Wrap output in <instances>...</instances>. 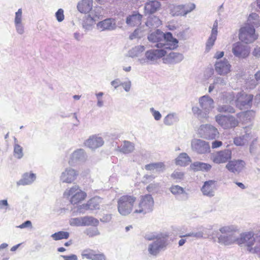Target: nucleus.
<instances>
[{
    "mask_svg": "<svg viewBox=\"0 0 260 260\" xmlns=\"http://www.w3.org/2000/svg\"><path fill=\"white\" fill-rule=\"evenodd\" d=\"M212 236L217 238V242L221 245L229 246L236 242L240 246L244 245L249 253L257 254L260 258V248L258 246L260 242V232L255 235V237L252 232H248L241 234L240 237L238 238L235 227L228 225L214 231Z\"/></svg>",
    "mask_w": 260,
    "mask_h": 260,
    "instance_id": "obj_1",
    "label": "nucleus"
},
{
    "mask_svg": "<svg viewBox=\"0 0 260 260\" xmlns=\"http://www.w3.org/2000/svg\"><path fill=\"white\" fill-rule=\"evenodd\" d=\"M103 10L101 7H95L90 13L83 17L82 26L85 31L92 29L96 22L103 16Z\"/></svg>",
    "mask_w": 260,
    "mask_h": 260,
    "instance_id": "obj_2",
    "label": "nucleus"
},
{
    "mask_svg": "<svg viewBox=\"0 0 260 260\" xmlns=\"http://www.w3.org/2000/svg\"><path fill=\"white\" fill-rule=\"evenodd\" d=\"M136 198L133 196L123 195L117 201L118 211L122 216H127L132 211Z\"/></svg>",
    "mask_w": 260,
    "mask_h": 260,
    "instance_id": "obj_3",
    "label": "nucleus"
},
{
    "mask_svg": "<svg viewBox=\"0 0 260 260\" xmlns=\"http://www.w3.org/2000/svg\"><path fill=\"white\" fill-rule=\"evenodd\" d=\"M169 244L167 235H157L156 240L149 244L148 251L151 255L157 256L161 251L166 249Z\"/></svg>",
    "mask_w": 260,
    "mask_h": 260,
    "instance_id": "obj_4",
    "label": "nucleus"
},
{
    "mask_svg": "<svg viewBox=\"0 0 260 260\" xmlns=\"http://www.w3.org/2000/svg\"><path fill=\"white\" fill-rule=\"evenodd\" d=\"M153 206L154 200L151 195H145L142 197L138 208L134 211V213L145 215L153 210Z\"/></svg>",
    "mask_w": 260,
    "mask_h": 260,
    "instance_id": "obj_5",
    "label": "nucleus"
},
{
    "mask_svg": "<svg viewBox=\"0 0 260 260\" xmlns=\"http://www.w3.org/2000/svg\"><path fill=\"white\" fill-rule=\"evenodd\" d=\"M253 95L241 91L236 95L235 106L240 110L250 108L252 106Z\"/></svg>",
    "mask_w": 260,
    "mask_h": 260,
    "instance_id": "obj_6",
    "label": "nucleus"
},
{
    "mask_svg": "<svg viewBox=\"0 0 260 260\" xmlns=\"http://www.w3.org/2000/svg\"><path fill=\"white\" fill-rule=\"evenodd\" d=\"M253 26L247 25L241 27L239 31V38L240 40L245 44L252 43L257 39Z\"/></svg>",
    "mask_w": 260,
    "mask_h": 260,
    "instance_id": "obj_7",
    "label": "nucleus"
},
{
    "mask_svg": "<svg viewBox=\"0 0 260 260\" xmlns=\"http://www.w3.org/2000/svg\"><path fill=\"white\" fill-rule=\"evenodd\" d=\"M215 120L224 129H230L238 125V119L232 115L218 114L215 116Z\"/></svg>",
    "mask_w": 260,
    "mask_h": 260,
    "instance_id": "obj_8",
    "label": "nucleus"
},
{
    "mask_svg": "<svg viewBox=\"0 0 260 260\" xmlns=\"http://www.w3.org/2000/svg\"><path fill=\"white\" fill-rule=\"evenodd\" d=\"M231 158L232 151L230 149L215 151L210 154L211 160L218 165L228 162Z\"/></svg>",
    "mask_w": 260,
    "mask_h": 260,
    "instance_id": "obj_9",
    "label": "nucleus"
},
{
    "mask_svg": "<svg viewBox=\"0 0 260 260\" xmlns=\"http://www.w3.org/2000/svg\"><path fill=\"white\" fill-rule=\"evenodd\" d=\"M163 39L162 42L155 44L154 46L158 48H164L165 49L172 50L178 47V41L177 39L173 38L171 32H167L166 34L163 32Z\"/></svg>",
    "mask_w": 260,
    "mask_h": 260,
    "instance_id": "obj_10",
    "label": "nucleus"
},
{
    "mask_svg": "<svg viewBox=\"0 0 260 260\" xmlns=\"http://www.w3.org/2000/svg\"><path fill=\"white\" fill-rule=\"evenodd\" d=\"M191 148L198 154H206L210 152L209 142L200 139H193L191 140Z\"/></svg>",
    "mask_w": 260,
    "mask_h": 260,
    "instance_id": "obj_11",
    "label": "nucleus"
},
{
    "mask_svg": "<svg viewBox=\"0 0 260 260\" xmlns=\"http://www.w3.org/2000/svg\"><path fill=\"white\" fill-rule=\"evenodd\" d=\"M199 134L201 137L208 139L213 140L219 137V133L217 129L214 126L209 124H203L199 129Z\"/></svg>",
    "mask_w": 260,
    "mask_h": 260,
    "instance_id": "obj_12",
    "label": "nucleus"
},
{
    "mask_svg": "<svg viewBox=\"0 0 260 260\" xmlns=\"http://www.w3.org/2000/svg\"><path fill=\"white\" fill-rule=\"evenodd\" d=\"M232 52L234 55L240 58L247 57L250 53L249 47L241 42H237L233 44Z\"/></svg>",
    "mask_w": 260,
    "mask_h": 260,
    "instance_id": "obj_13",
    "label": "nucleus"
},
{
    "mask_svg": "<svg viewBox=\"0 0 260 260\" xmlns=\"http://www.w3.org/2000/svg\"><path fill=\"white\" fill-rule=\"evenodd\" d=\"M87 156L83 149H78L75 150L71 155L69 160V164L71 166H75L77 164L84 162Z\"/></svg>",
    "mask_w": 260,
    "mask_h": 260,
    "instance_id": "obj_14",
    "label": "nucleus"
},
{
    "mask_svg": "<svg viewBox=\"0 0 260 260\" xmlns=\"http://www.w3.org/2000/svg\"><path fill=\"white\" fill-rule=\"evenodd\" d=\"M69 196H71L70 202L72 204H76L83 200L86 194L82 191L77 185L71 188L68 191Z\"/></svg>",
    "mask_w": 260,
    "mask_h": 260,
    "instance_id": "obj_15",
    "label": "nucleus"
},
{
    "mask_svg": "<svg viewBox=\"0 0 260 260\" xmlns=\"http://www.w3.org/2000/svg\"><path fill=\"white\" fill-rule=\"evenodd\" d=\"M251 138V129L245 127L241 131L240 135L234 139V143L236 146H243L247 144Z\"/></svg>",
    "mask_w": 260,
    "mask_h": 260,
    "instance_id": "obj_16",
    "label": "nucleus"
},
{
    "mask_svg": "<svg viewBox=\"0 0 260 260\" xmlns=\"http://www.w3.org/2000/svg\"><path fill=\"white\" fill-rule=\"evenodd\" d=\"M167 51L164 49H150L145 52V56L150 63H152L156 60L165 56Z\"/></svg>",
    "mask_w": 260,
    "mask_h": 260,
    "instance_id": "obj_17",
    "label": "nucleus"
},
{
    "mask_svg": "<svg viewBox=\"0 0 260 260\" xmlns=\"http://www.w3.org/2000/svg\"><path fill=\"white\" fill-rule=\"evenodd\" d=\"M245 165L246 163L243 160H230L226 164L225 168L232 173L239 174L243 170Z\"/></svg>",
    "mask_w": 260,
    "mask_h": 260,
    "instance_id": "obj_18",
    "label": "nucleus"
},
{
    "mask_svg": "<svg viewBox=\"0 0 260 260\" xmlns=\"http://www.w3.org/2000/svg\"><path fill=\"white\" fill-rule=\"evenodd\" d=\"M191 8L189 10H185L183 5H176L174 4L170 5L169 7L170 14L173 17L179 16H186L188 13L192 11L193 6H191Z\"/></svg>",
    "mask_w": 260,
    "mask_h": 260,
    "instance_id": "obj_19",
    "label": "nucleus"
},
{
    "mask_svg": "<svg viewBox=\"0 0 260 260\" xmlns=\"http://www.w3.org/2000/svg\"><path fill=\"white\" fill-rule=\"evenodd\" d=\"M78 175V173L75 170L68 168L62 172L60 180L63 183H71L77 178Z\"/></svg>",
    "mask_w": 260,
    "mask_h": 260,
    "instance_id": "obj_20",
    "label": "nucleus"
},
{
    "mask_svg": "<svg viewBox=\"0 0 260 260\" xmlns=\"http://www.w3.org/2000/svg\"><path fill=\"white\" fill-rule=\"evenodd\" d=\"M216 184V181L213 180L205 181L201 188L203 195L210 198L214 196Z\"/></svg>",
    "mask_w": 260,
    "mask_h": 260,
    "instance_id": "obj_21",
    "label": "nucleus"
},
{
    "mask_svg": "<svg viewBox=\"0 0 260 260\" xmlns=\"http://www.w3.org/2000/svg\"><path fill=\"white\" fill-rule=\"evenodd\" d=\"M97 28L101 31H111L116 29V24L113 18H107L96 24Z\"/></svg>",
    "mask_w": 260,
    "mask_h": 260,
    "instance_id": "obj_22",
    "label": "nucleus"
},
{
    "mask_svg": "<svg viewBox=\"0 0 260 260\" xmlns=\"http://www.w3.org/2000/svg\"><path fill=\"white\" fill-rule=\"evenodd\" d=\"M231 64L226 59L217 61L215 64V71L220 75H225L228 74L231 71Z\"/></svg>",
    "mask_w": 260,
    "mask_h": 260,
    "instance_id": "obj_23",
    "label": "nucleus"
},
{
    "mask_svg": "<svg viewBox=\"0 0 260 260\" xmlns=\"http://www.w3.org/2000/svg\"><path fill=\"white\" fill-rule=\"evenodd\" d=\"M161 7L160 2L157 1H148L145 4L144 12L145 15H152L158 11Z\"/></svg>",
    "mask_w": 260,
    "mask_h": 260,
    "instance_id": "obj_24",
    "label": "nucleus"
},
{
    "mask_svg": "<svg viewBox=\"0 0 260 260\" xmlns=\"http://www.w3.org/2000/svg\"><path fill=\"white\" fill-rule=\"evenodd\" d=\"M199 104L200 107L204 111H207L209 115L210 111L214 108V101L209 95H204L200 98Z\"/></svg>",
    "mask_w": 260,
    "mask_h": 260,
    "instance_id": "obj_25",
    "label": "nucleus"
},
{
    "mask_svg": "<svg viewBox=\"0 0 260 260\" xmlns=\"http://www.w3.org/2000/svg\"><path fill=\"white\" fill-rule=\"evenodd\" d=\"M142 17V15L138 11H134L131 15L127 16L126 23L129 26L139 25L141 23Z\"/></svg>",
    "mask_w": 260,
    "mask_h": 260,
    "instance_id": "obj_26",
    "label": "nucleus"
},
{
    "mask_svg": "<svg viewBox=\"0 0 260 260\" xmlns=\"http://www.w3.org/2000/svg\"><path fill=\"white\" fill-rule=\"evenodd\" d=\"M104 141L102 137L92 136L90 137L84 143L87 147L95 149L103 145Z\"/></svg>",
    "mask_w": 260,
    "mask_h": 260,
    "instance_id": "obj_27",
    "label": "nucleus"
},
{
    "mask_svg": "<svg viewBox=\"0 0 260 260\" xmlns=\"http://www.w3.org/2000/svg\"><path fill=\"white\" fill-rule=\"evenodd\" d=\"M22 21V11L21 9H19L15 13L14 24L17 32L19 35H22L24 32V24Z\"/></svg>",
    "mask_w": 260,
    "mask_h": 260,
    "instance_id": "obj_28",
    "label": "nucleus"
},
{
    "mask_svg": "<svg viewBox=\"0 0 260 260\" xmlns=\"http://www.w3.org/2000/svg\"><path fill=\"white\" fill-rule=\"evenodd\" d=\"M93 0H82L78 2L77 8L81 13H90L93 10Z\"/></svg>",
    "mask_w": 260,
    "mask_h": 260,
    "instance_id": "obj_29",
    "label": "nucleus"
},
{
    "mask_svg": "<svg viewBox=\"0 0 260 260\" xmlns=\"http://www.w3.org/2000/svg\"><path fill=\"white\" fill-rule=\"evenodd\" d=\"M145 169L152 172L160 173L166 170V165L164 162H152L146 165L144 167Z\"/></svg>",
    "mask_w": 260,
    "mask_h": 260,
    "instance_id": "obj_30",
    "label": "nucleus"
},
{
    "mask_svg": "<svg viewBox=\"0 0 260 260\" xmlns=\"http://www.w3.org/2000/svg\"><path fill=\"white\" fill-rule=\"evenodd\" d=\"M171 192L174 195L175 197H177L179 195H182L181 200L185 201L188 198V194L187 193L184 189L178 185H173L170 188Z\"/></svg>",
    "mask_w": 260,
    "mask_h": 260,
    "instance_id": "obj_31",
    "label": "nucleus"
},
{
    "mask_svg": "<svg viewBox=\"0 0 260 260\" xmlns=\"http://www.w3.org/2000/svg\"><path fill=\"white\" fill-rule=\"evenodd\" d=\"M36 179V175L32 173L23 174L22 178L17 182L18 185H26L32 183Z\"/></svg>",
    "mask_w": 260,
    "mask_h": 260,
    "instance_id": "obj_32",
    "label": "nucleus"
},
{
    "mask_svg": "<svg viewBox=\"0 0 260 260\" xmlns=\"http://www.w3.org/2000/svg\"><path fill=\"white\" fill-rule=\"evenodd\" d=\"M99 199L93 198L89 200L85 204L80 206V209H83L84 210H96L100 208Z\"/></svg>",
    "mask_w": 260,
    "mask_h": 260,
    "instance_id": "obj_33",
    "label": "nucleus"
},
{
    "mask_svg": "<svg viewBox=\"0 0 260 260\" xmlns=\"http://www.w3.org/2000/svg\"><path fill=\"white\" fill-rule=\"evenodd\" d=\"M191 169L194 171L208 172L212 168L211 165L200 161H196L190 165Z\"/></svg>",
    "mask_w": 260,
    "mask_h": 260,
    "instance_id": "obj_34",
    "label": "nucleus"
},
{
    "mask_svg": "<svg viewBox=\"0 0 260 260\" xmlns=\"http://www.w3.org/2000/svg\"><path fill=\"white\" fill-rule=\"evenodd\" d=\"M163 37V32L159 29H156L155 31L149 34L147 38L149 42L156 44L162 43Z\"/></svg>",
    "mask_w": 260,
    "mask_h": 260,
    "instance_id": "obj_35",
    "label": "nucleus"
},
{
    "mask_svg": "<svg viewBox=\"0 0 260 260\" xmlns=\"http://www.w3.org/2000/svg\"><path fill=\"white\" fill-rule=\"evenodd\" d=\"M161 24L159 18L154 15H150L146 22V25L150 28H157Z\"/></svg>",
    "mask_w": 260,
    "mask_h": 260,
    "instance_id": "obj_36",
    "label": "nucleus"
},
{
    "mask_svg": "<svg viewBox=\"0 0 260 260\" xmlns=\"http://www.w3.org/2000/svg\"><path fill=\"white\" fill-rule=\"evenodd\" d=\"M192 111L193 115L200 120L207 119L209 117L207 111L203 110L201 107L193 106L192 108Z\"/></svg>",
    "mask_w": 260,
    "mask_h": 260,
    "instance_id": "obj_37",
    "label": "nucleus"
},
{
    "mask_svg": "<svg viewBox=\"0 0 260 260\" xmlns=\"http://www.w3.org/2000/svg\"><path fill=\"white\" fill-rule=\"evenodd\" d=\"M191 162V159L186 153H181L176 159V164L180 166H186Z\"/></svg>",
    "mask_w": 260,
    "mask_h": 260,
    "instance_id": "obj_38",
    "label": "nucleus"
},
{
    "mask_svg": "<svg viewBox=\"0 0 260 260\" xmlns=\"http://www.w3.org/2000/svg\"><path fill=\"white\" fill-rule=\"evenodd\" d=\"M183 58L182 54L172 52L167 56V59L170 63L176 64L181 62Z\"/></svg>",
    "mask_w": 260,
    "mask_h": 260,
    "instance_id": "obj_39",
    "label": "nucleus"
},
{
    "mask_svg": "<svg viewBox=\"0 0 260 260\" xmlns=\"http://www.w3.org/2000/svg\"><path fill=\"white\" fill-rule=\"evenodd\" d=\"M119 148V151L125 154H127L132 152L134 149V145L133 143L124 141Z\"/></svg>",
    "mask_w": 260,
    "mask_h": 260,
    "instance_id": "obj_40",
    "label": "nucleus"
},
{
    "mask_svg": "<svg viewBox=\"0 0 260 260\" xmlns=\"http://www.w3.org/2000/svg\"><path fill=\"white\" fill-rule=\"evenodd\" d=\"M217 110L220 113H235L236 110L234 107L229 104H223L219 105L217 107Z\"/></svg>",
    "mask_w": 260,
    "mask_h": 260,
    "instance_id": "obj_41",
    "label": "nucleus"
},
{
    "mask_svg": "<svg viewBox=\"0 0 260 260\" xmlns=\"http://www.w3.org/2000/svg\"><path fill=\"white\" fill-rule=\"evenodd\" d=\"M179 120L177 115L175 113L168 114L164 119V123L166 125H171Z\"/></svg>",
    "mask_w": 260,
    "mask_h": 260,
    "instance_id": "obj_42",
    "label": "nucleus"
},
{
    "mask_svg": "<svg viewBox=\"0 0 260 260\" xmlns=\"http://www.w3.org/2000/svg\"><path fill=\"white\" fill-rule=\"evenodd\" d=\"M83 226L91 225L93 226H97L99 224V221L97 219L92 216H84L83 217Z\"/></svg>",
    "mask_w": 260,
    "mask_h": 260,
    "instance_id": "obj_43",
    "label": "nucleus"
},
{
    "mask_svg": "<svg viewBox=\"0 0 260 260\" xmlns=\"http://www.w3.org/2000/svg\"><path fill=\"white\" fill-rule=\"evenodd\" d=\"M15 143L14 145V156L17 159H21L23 156V148L18 143L17 140L14 138Z\"/></svg>",
    "mask_w": 260,
    "mask_h": 260,
    "instance_id": "obj_44",
    "label": "nucleus"
},
{
    "mask_svg": "<svg viewBox=\"0 0 260 260\" xmlns=\"http://www.w3.org/2000/svg\"><path fill=\"white\" fill-rule=\"evenodd\" d=\"M145 50V47L142 45H139L133 47L128 52V56L131 57H135L139 55V54L144 51Z\"/></svg>",
    "mask_w": 260,
    "mask_h": 260,
    "instance_id": "obj_45",
    "label": "nucleus"
},
{
    "mask_svg": "<svg viewBox=\"0 0 260 260\" xmlns=\"http://www.w3.org/2000/svg\"><path fill=\"white\" fill-rule=\"evenodd\" d=\"M236 95L233 92H225L223 94V103L232 104L235 102Z\"/></svg>",
    "mask_w": 260,
    "mask_h": 260,
    "instance_id": "obj_46",
    "label": "nucleus"
},
{
    "mask_svg": "<svg viewBox=\"0 0 260 260\" xmlns=\"http://www.w3.org/2000/svg\"><path fill=\"white\" fill-rule=\"evenodd\" d=\"M70 236V234L68 232L59 231L53 234L51 237L53 240L58 241L62 239H67Z\"/></svg>",
    "mask_w": 260,
    "mask_h": 260,
    "instance_id": "obj_47",
    "label": "nucleus"
},
{
    "mask_svg": "<svg viewBox=\"0 0 260 260\" xmlns=\"http://www.w3.org/2000/svg\"><path fill=\"white\" fill-rule=\"evenodd\" d=\"M217 34L211 33L210 36L206 42V50L207 51H209L214 45L217 39Z\"/></svg>",
    "mask_w": 260,
    "mask_h": 260,
    "instance_id": "obj_48",
    "label": "nucleus"
},
{
    "mask_svg": "<svg viewBox=\"0 0 260 260\" xmlns=\"http://www.w3.org/2000/svg\"><path fill=\"white\" fill-rule=\"evenodd\" d=\"M184 173L182 172L174 171L171 175V178L175 180L176 182H180L184 178Z\"/></svg>",
    "mask_w": 260,
    "mask_h": 260,
    "instance_id": "obj_49",
    "label": "nucleus"
},
{
    "mask_svg": "<svg viewBox=\"0 0 260 260\" xmlns=\"http://www.w3.org/2000/svg\"><path fill=\"white\" fill-rule=\"evenodd\" d=\"M84 234L87 235L90 237H92L95 236H98L100 234V232L96 226L94 228H87L85 231Z\"/></svg>",
    "mask_w": 260,
    "mask_h": 260,
    "instance_id": "obj_50",
    "label": "nucleus"
},
{
    "mask_svg": "<svg viewBox=\"0 0 260 260\" xmlns=\"http://www.w3.org/2000/svg\"><path fill=\"white\" fill-rule=\"evenodd\" d=\"M160 187V183L157 182H153L149 184L147 187L146 189L149 192H157Z\"/></svg>",
    "mask_w": 260,
    "mask_h": 260,
    "instance_id": "obj_51",
    "label": "nucleus"
},
{
    "mask_svg": "<svg viewBox=\"0 0 260 260\" xmlns=\"http://www.w3.org/2000/svg\"><path fill=\"white\" fill-rule=\"evenodd\" d=\"M188 237H192L196 238L197 239L202 238L203 237V233L202 232H190L189 233L186 234L185 235H179L180 238H185Z\"/></svg>",
    "mask_w": 260,
    "mask_h": 260,
    "instance_id": "obj_52",
    "label": "nucleus"
},
{
    "mask_svg": "<svg viewBox=\"0 0 260 260\" xmlns=\"http://www.w3.org/2000/svg\"><path fill=\"white\" fill-rule=\"evenodd\" d=\"M83 217H76L71 218L70 221V224L72 226H83Z\"/></svg>",
    "mask_w": 260,
    "mask_h": 260,
    "instance_id": "obj_53",
    "label": "nucleus"
},
{
    "mask_svg": "<svg viewBox=\"0 0 260 260\" xmlns=\"http://www.w3.org/2000/svg\"><path fill=\"white\" fill-rule=\"evenodd\" d=\"M150 111L155 120L158 121L161 119L162 116L158 111L155 110L154 108L152 107L150 108Z\"/></svg>",
    "mask_w": 260,
    "mask_h": 260,
    "instance_id": "obj_54",
    "label": "nucleus"
},
{
    "mask_svg": "<svg viewBox=\"0 0 260 260\" xmlns=\"http://www.w3.org/2000/svg\"><path fill=\"white\" fill-rule=\"evenodd\" d=\"M55 17L58 22H62L64 19L63 10L59 9L55 13Z\"/></svg>",
    "mask_w": 260,
    "mask_h": 260,
    "instance_id": "obj_55",
    "label": "nucleus"
},
{
    "mask_svg": "<svg viewBox=\"0 0 260 260\" xmlns=\"http://www.w3.org/2000/svg\"><path fill=\"white\" fill-rule=\"evenodd\" d=\"M94 251L91 250H85L82 253L83 257H86L87 259H91L93 256Z\"/></svg>",
    "mask_w": 260,
    "mask_h": 260,
    "instance_id": "obj_56",
    "label": "nucleus"
},
{
    "mask_svg": "<svg viewBox=\"0 0 260 260\" xmlns=\"http://www.w3.org/2000/svg\"><path fill=\"white\" fill-rule=\"evenodd\" d=\"M226 78L222 77H217L214 81V84H218L220 86H224L226 83Z\"/></svg>",
    "mask_w": 260,
    "mask_h": 260,
    "instance_id": "obj_57",
    "label": "nucleus"
},
{
    "mask_svg": "<svg viewBox=\"0 0 260 260\" xmlns=\"http://www.w3.org/2000/svg\"><path fill=\"white\" fill-rule=\"evenodd\" d=\"M155 176L152 174L148 175L146 174L143 177V183L145 184L149 183L150 181H152L155 179Z\"/></svg>",
    "mask_w": 260,
    "mask_h": 260,
    "instance_id": "obj_58",
    "label": "nucleus"
},
{
    "mask_svg": "<svg viewBox=\"0 0 260 260\" xmlns=\"http://www.w3.org/2000/svg\"><path fill=\"white\" fill-rule=\"evenodd\" d=\"M121 85L123 87L125 91L128 92L131 88V81L128 79L126 81L121 82Z\"/></svg>",
    "mask_w": 260,
    "mask_h": 260,
    "instance_id": "obj_59",
    "label": "nucleus"
},
{
    "mask_svg": "<svg viewBox=\"0 0 260 260\" xmlns=\"http://www.w3.org/2000/svg\"><path fill=\"white\" fill-rule=\"evenodd\" d=\"M112 219V215L110 214H107L104 215L102 218H100V221L104 223H107L111 221Z\"/></svg>",
    "mask_w": 260,
    "mask_h": 260,
    "instance_id": "obj_60",
    "label": "nucleus"
},
{
    "mask_svg": "<svg viewBox=\"0 0 260 260\" xmlns=\"http://www.w3.org/2000/svg\"><path fill=\"white\" fill-rule=\"evenodd\" d=\"M92 260H106V256L103 253L96 254L94 252Z\"/></svg>",
    "mask_w": 260,
    "mask_h": 260,
    "instance_id": "obj_61",
    "label": "nucleus"
},
{
    "mask_svg": "<svg viewBox=\"0 0 260 260\" xmlns=\"http://www.w3.org/2000/svg\"><path fill=\"white\" fill-rule=\"evenodd\" d=\"M32 227V224L30 220H26L24 221L23 223L17 226V228L20 229H24L26 228H31Z\"/></svg>",
    "mask_w": 260,
    "mask_h": 260,
    "instance_id": "obj_62",
    "label": "nucleus"
},
{
    "mask_svg": "<svg viewBox=\"0 0 260 260\" xmlns=\"http://www.w3.org/2000/svg\"><path fill=\"white\" fill-rule=\"evenodd\" d=\"M252 55L256 57H260V45L255 47L252 51Z\"/></svg>",
    "mask_w": 260,
    "mask_h": 260,
    "instance_id": "obj_63",
    "label": "nucleus"
},
{
    "mask_svg": "<svg viewBox=\"0 0 260 260\" xmlns=\"http://www.w3.org/2000/svg\"><path fill=\"white\" fill-rule=\"evenodd\" d=\"M176 35L180 40H185L187 39V35L184 30L178 32Z\"/></svg>",
    "mask_w": 260,
    "mask_h": 260,
    "instance_id": "obj_64",
    "label": "nucleus"
}]
</instances>
